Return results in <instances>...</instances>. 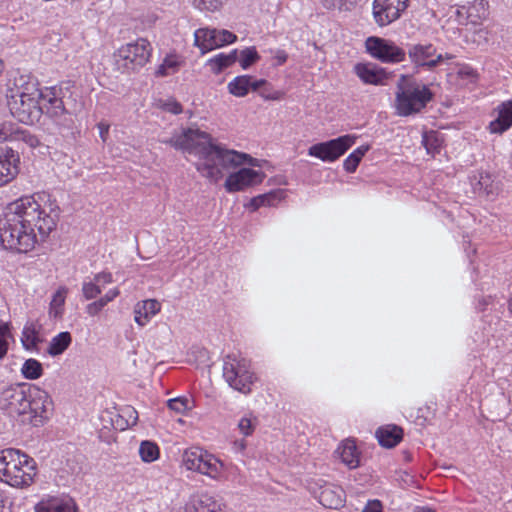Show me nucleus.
<instances>
[{"label": "nucleus", "instance_id": "nucleus-1", "mask_svg": "<svg viewBox=\"0 0 512 512\" xmlns=\"http://www.w3.org/2000/svg\"><path fill=\"white\" fill-rule=\"evenodd\" d=\"M59 214L56 203L42 206L35 195L22 196L0 217V243L6 250L27 253L56 228Z\"/></svg>", "mask_w": 512, "mask_h": 512}, {"label": "nucleus", "instance_id": "nucleus-2", "mask_svg": "<svg viewBox=\"0 0 512 512\" xmlns=\"http://www.w3.org/2000/svg\"><path fill=\"white\" fill-rule=\"evenodd\" d=\"M161 142L176 150L198 156L200 162L196 164L197 171L214 183L222 179L224 172L230 169L243 164L258 166L256 158L215 143L210 134L199 129H182L180 133H173Z\"/></svg>", "mask_w": 512, "mask_h": 512}, {"label": "nucleus", "instance_id": "nucleus-3", "mask_svg": "<svg viewBox=\"0 0 512 512\" xmlns=\"http://www.w3.org/2000/svg\"><path fill=\"white\" fill-rule=\"evenodd\" d=\"M434 98L430 88L409 75H401L396 86L395 107L399 116L421 112Z\"/></svg>", "mask_w": 512, "mask_h": 512}, {"label": "nucleus", "instance_id": "nucleus-4", "mask_svg": "<svg viewBox=\"0 0 512 512\" xmlns=\"http://www.w3.org/2000/svg\"><path fill=\"white\" fill-rule=\"evenodd\" d=\"M36 475V462L18 449L0 451V480L12 487L29 486Z\"/></svg>", "mask_w": 512, "mask_h": 512}, {"label": "nucleus", "instance_id": "nucleus-5", "mask_svg": "<svg viewBox=\"0 0 512 512\" xmlns=\"http://www.w3.org/2000/svg\"><path fill=\"white\" fill-rule=\"evenodd\" d=\"M74 84L71 81L59 85L46 87L41 97L43 114L50 117L59 127L60 132L73 129L74 120L67 109V101L72 98Z\"/></svg>", "mask_w": 512, "mask_h": 512}, {"label": "nucleus", "instance_id": "nucleus-6", "mask_svg": "<svg viewBox=\"0 0 512 512\" xmlns=\"http://www.w3.org/2000/svg\"><path fill=\"white\" fill-rule=\"evenodd\" d=\"M223 377L231 388L243 394L251 392V386L257 379L251 370L250 360L240 353H230L224 357Z\"/></svg>", "mask_w": 512, "mask_h": 512}, {"label": "nucleus", "instance_id": "nucleus-7", "mask_svg": "<svg viewBox=\"0 0 512 512\" xmlns=\"http://www.w3.org/2000/svg\"><path fill=\"white\" fill-rule=\"evenodd\" d=\"M151 53L150 42L144 38H138L135 42L121 46L114 53L115 64L122 72L138 71L149 61Z\"/></svg>", "mask_w": 512, "mask_h": 512}, {"label": "nucleus", "instance_id": "nucleus-8", "mask_svg": "<svg viewBox=\"0 0 512 512\" xmlns=\"http://www.w3.org/2000/svg\"><path fill=\"white\" fill-rule=\"evenodd\" d=\"M27 407L22 415V422H28L38 427L47 421L53 412V402L50 395L36 385L29 387Z\"/></svg>", "mask_w": 512, "mask_h": 512}, {"label": "nucleus", "instance_id": "nucleus-9", "mask_svg": "<svg viewBox=\"0 0 512 512\" xmlns=\"http://www.w3.org/2000/svg\"><path fill=\"white\" fill-rule=\"evenodd\" d=\"M366 51L382 63H400L406 58V51L389 39L370 36L365 41Z\"/></svg>", "mask_w": 512, "mask_h": 512}, {"label": "nucleus", "instance_id": "nucleus-10", "mask_svg": "<svg viewBox=\"0 0 512 512\" xmlns=\"http://www.w3.org/2000/svg\"><path fill=\"white\" fill-rule=\"evenodd\" d=\"M356 136L343 135L329 141L312 145L308 155L319 158L324 162H333L339 159L355 143Z\"/></svg>", "mask_w": 512, "mask_h": 512}, {"label": "nucleus", "instance_id": "nucleus-11", "mask_svg": "<svg viewBox=\"0 0 512 512\" xmlns=\"http://www.w3.org/2000/svg\"><path fill=\"white\" fill-rule=\"evenodd\" d=\"M39 100H41V97H19L12 94L8 106L13 117L19 122L34 124L39 121L43 114V108Z\"/></svg>", "mask_w": 512, "mask_h": 512}, {"label": "nucleus", "instance_id": "nucleus-12", "mask_svg": "<svg viewBox=\"0 0 512 512\" xmlns=\"http://www.w3.org/2000/svg\"><path fill=\"white\" fill-rule=\"evenodd\" d=\"M32 385L29 383H19L3 388L0 394L1 407L11 415L22 417L25 407H27V398L30 392L27 388L32 387Z\"/></svg>", "mask_w": 512, "mask_h": 512}, {"label": "nucleus", "instance_id": "nucleus-13", "mask_svg": "<svg viewBox=\"0 0 512 512\" xmlns=\"http://www.w3.org/2000/svg\"><path fill=\"white\" fill-rule=\"evenodd\" d=\"M237 40V36L225 29L199 28L194 33V44L202 54L213 49L232 44Z\"/></svg>", "mask_w": 512, "mask_h": 512}, {"label": "nucleus", "instance_id": "nucleus-14", "mask_svg": "<svg viewBox=\"0 0 512 512\" xmlns=\"http://www.w3.org/2000/svg\"><path fill=\"white\" fill-rule=\"evenodd\" d=\"M409 0H374L372 15L379 27H386L398 20L408 7Z\"/></svg>", "mask_w": 512, "mask_h": 512}, {"label": "nucleus", "instance_id": "nucleus-15", "mask_svg": "<svg viewBox=\"0 0 512 512\" xmlns=\"http://www.w3.org/2000/svg\"><path fill=\"white\" fill-rule=\"evenodd\" d=\"M407 54L416 68L432 70L443 62V54L431 43L408 44Z\"/></svg>", "mask_w": 512, "mask_h": 512}, {"label": "nucleus", "instance_id": "nucleus-16", "mask_svg": "<svg viewBox=\"0 0 512 512\" xmlns=\"http://www.w3.org/2000/svg\"><path fill=\"white\" fill-rule=\"evenodd\" d=\"M309 489L325 508L340 509L344 505L345 492L337 485L327 483L320 479L310 484Z\"/></svg>", "mask_w": 512, "mask_h": 512}, {"label": "nucleus", "instance_id": "nucleus-17", "mask_svg": "<svg viewBox=\"0 0 512 512\" xmlns=\"http://www.w3.org/2000/svg\"><path fill=\"white\" fill-rule=\"evenodd\" d=\"M264 178L265 174L261 171H256L251 168H240L238 171L228 175L224 187L229 193L243 191L262 183Z\"/></svg>", "mask_w": 512, "mask_h": 512}, {"label": "nucleus", "instance_id": "nucleus-18", "mask_svg": "<svg viewBox=\"0 0 512 512\" xmlns=\"http://www.w3.org/2000/svg\"><path fill=\"white\" fill-rule=\"evenodd\" d=\"M20 156L7 146H0V187L10 183L19 173Z\"/></svg>", "mask_w": 512, "mask_h": 512}, {"label": "nucleus", "instance_id": "nucleus-19", "mask_svg": "<svg viewBox=\"0 0 512 512\" xmlns=\"http://www.w3.org/2000/svg\"><path fill=\"white\" fill-rule=\"evenodd\" d=\"M35 512H78V508L70 497H49L36 504Z\"/></svg>", "mask_w": 512, "mask_h": 512}, {"label": "nucleus", "instance_id": "nucleus-20", "mask_svg": "<svg viewBox=\"0 0 512 512\" xmlns=\"http://www.w3.org/2000/svg\"><path fill=\"white\" fill-rule=\"evenodd\" d=\"M184 512H225L213 496L202 493L193 496L185 505Z\"/></svg>", "mask_w": 512, "mask_h": 512}, {"label": "nucleus", "instance_id": "nucleus-21", "mask_svg": "<svg viewBox=\"0 0 512 512\" xmlns=\"http://www.w3.org/2000/svg\"><path fill=\"white\" fill-rule=\"evenodd\" d=\"M512 126V101L501 103L497 108V117L489 123L491 133L502 134Z\"/></svg>", "mask_w": 512, "mask_h": 512}, {"label": "nucleus", "instance_id": "nucleus-22", "mask_svg": "<svg viewBox=\"0 0 512 512\" xmlns=\"http://www.w3.org/2000/svg\"><path fill=\"white\" fill-rule=\"evenodd\" d=\"M356 75L366 84L379 85L382 84L386 78V73L383 69L377 68L373 64L358 63L354 67Z\"/></svg>", "mask_w": 512, "mask_h": 512}, {"label": "nucleus", "instance_id": "nucleus-23", "mask_svg": "<svg viewBox=\"0 0 512 512\" xmlns=\"http://www.w3.org/2000/svg\"><path fill=\"white\" fill-rule=\"evenodd\" d=\"M161 305L155 299L138 302L134 307V320L139 326H145L160 311Z\"/></svg>", "mask_w": 512, "mask_h": 512}, {"label": "nucleus", "instance_id": "nucleus-24", "mask_svg": "<svg viewBox=\"0 0 512 512\" xmlns=\"http://www.w3.org/2000/svg\"><path fill=\"white\" fill-rule=\"evenodd\" d=\"M475 193L494 199L500 192V184L489 173H480L477 181L472 184Z\"/></svg>", "mask_w": 512, "mask_h": 512}, {"label": "nucleus", "instance_id": "nucleus-25", "mask_svg": "<svg viewBox=\"0 0 512 512\" xmlns=\"http://www.w3.org/2000/svg\"><path fill=\"white\" fill-rule=\"evenodd\" d=\"M15 92L19 97H42L43 90L38 88V82L30 75H21L14 79Z\"/></svg>", "mask_w": 512, "mask_h": 512}, {"label": "nucleus", "instance_id": "nucleus-26", "mask_svg": "<svg viewBox=\"0 0 512 512\" xmlns=\"http://www.w3.org/2000/svg\"><path fill=\"white\" fill-rule=\"evenodd\" d=\"M488 8L489 5L486 0H475L467 6H461L458 14L462 15L465 13L470 23L477 24L488 17Z\"/></svg>", "mask_w": 512, "mask_h": 512}, {"label": "nucleus", "instance_id": "nucleus-27", "mask_svg": "<svg viewBox=\"0 0 512 512\" xmlns=\"http://www.w3.org/2000/svg\"><path fill=\"white\" fill-rule=\"evenodd\" d=\"M376 437L382 447L393 448L402 440L403 430L396 425H387L377 429Z\"/></svg>", "mask_w": 512, "mask_h": 512}, {"label": "nucleus", "instance_id": "nucleus-28", "mask_svg": "<svg viewBox=\"0 0 512 512\" xmlns=\"http://www.w3.org/2000/svg\"><path fill=\"white\" fill-rule=\"evenodd\" d=\"M337 452L340 454L342 462L350 469L357 468L360 464L359 452L353 440L346 439L338 447Z\"/></svg>", "mask_w": 512, "mask_h": 512}, {"label": "nucleus", "instance_id": "nucleus-29", "mask_svg": "<svg viewBox=\"0 0 512 512\" xmlns=\"http://www.w3.org/2000/svg\"><path fill=\"white\" fill-rule=\"evenodd\" d=\"M207 454L208 452L200 447H190L184 451L182 463L186 469L198 472Z\"/></svg>", "mask_w": 512, "mask_h": 512}, {"label": "nucleus", "instance_id": "nucleus-30", "mask_svg": "<svg viewBox=\"0 0 512 512\" xmlns=\"http://www.w3.org/2000/svg\"><path fill=\"white\" fill-rule=\"evenodd\" d=\"M237 49L232 50L230 53H219L207 61V66L210 67L214 74H220L224 69L232 66L237 60Z\"/></svg>", "mask_w": 512, "mask_h": 512}, {"label": "nucleus", "instance_id": "nucleus-31", "mask_svg": "<svg viewBox=\"0 0 512 512\" xmlns=\"http://www.w3.org/2000/svg\"><path fill=\"white\" fill-rule=\"evenodd\" d=\"M284 197V191L281 189L270 191L269 193L261 194L256 197H253L249 204L248 208H251L252 211L257 210L263 206H273L276 203L280 202Z\"/></svg>", "mask_w": 512, "mask_h": 512}, {"label": "nucleus", "instance_id": "nucleus-32", "mask_svg": "<svg viewBox=\"0 0 512 512\" xmlns=\"http://www.w3.org/2000/svg\"><path fill=\"white\" fill-rule=\"evenodd\" d=\"M40 326L33 322L27 323L22 331L21 342L26 350L36 349L38 344L42 342V339L39 336Z\"/></svg>", "mask_w": 512, "mask_h": 512}, {"label": "nucleus", "instance_id": "nucleus-33", "mask_svg": "<svg viewBox=\"0 0 512 512\" xmlns=\"http://www.w3.org/2000/svg\"><path fill=\"white\" fill-rule=\"evenodd\" d=\"M71 342V334L67 331L61 332L51 339L47 352L51 356L61 355L70 346Z\"/></svg>", "mask_w": 512, "mask_h": 512}, {"label": "nucleus", "instance_id": "nucleus-34", "mask_svg": "<svg viewBox=\"0 0 512 512\" xmlns=\"http://www.w3.org/2000/svg\"><path fill=\"white\" fill-rule=\"evenodd\" d=\"M251 80L250 75L237 76L228 83L227 89L236 97H245L250 91Z\"/></svg>", "mask_w": 512, "mask_h": 512}, {"label": "nucleus", "instance_id": "nucleus-35", "mask_svg": "<svg viewBox=\"0 0 512 512\" xmlns=\"http://www.w3.org/2000/svg\"><path fill=\"white\" fill-rule=\"evenodd\" d=\"M222 470L223 463L213 454L208 452L204 462L202 463L201 470H198V473L217 479L222 473Z\"/></svg>", "mask_w": 512, "mask_h": 512}, {"label": "nucleus", "instance_id": "nucleus-36", "mask_svg": "<svg viewBox=\"0 0 512 512\" xmlns=\"http://www.w3.org/2000/svg\"><path fill=\"white\" fill-rule=\"evenodd\" d=\"M443 139L438 132L431 130L425 131L422 135V144L428 154L435 156L439 154L442 148Z\"/></svg>", "mask_w": 512, "mask_h": 512}, {"label": "nucleus", "instance_id": "nucleus-37", "mask_svg": "<svg viewBox=\"0 0 512 512\" xmlns=\"http://www.w3.org/2000/svg\"><path fill=\"white\" fill-rule=\"evenodd\" d=\"M370 150V145H361L356 148L343 162L344 170L354 173L365 154Z\"/></svg>", "mask_w": 512, "mask_h": 512}, {"label": "nucleus", "instance_id": "nucleus-38", "mask_svg": "<svg viewBox=\"0 0 512 512\" xmlns=\"http://www.w3.org/2000/svg\"><path fill=\"white\" fill-rule=\"evenodd\" d=\"M68 290L66 287H60L53 294L49 307V316L51 318H60L63 314V306L65 304L66 295Z\"/></svg>", "mask_w": 512, "mask_h": 512}, {"label": "nucleus", "instance_id": "nucleus-39", "mask_svg": "<svg viewBox=\"0 0 512 512\" xmlns=\"http://www.w3.org/2000/svg\"><path fill=\"white\" fill-rule=\"evenodd\" d=\"M21 373L27 380H36L43 374L42 364L36 359H27L21 367Z\"/></svg>", "mask_w": 512, "mask_h": 512}, {"label": "nucleus", "instance_id": "nucleus-40", "mask_svg": "<svg viewBox=\"0 0 512 512\" xmlns=\"http://www.w3.org/2000/svg\"><path fill=\"white\" fill-rule=\"evenodd\" d=\"M139 455L142 461L151 463L159 458V447L152 441H142L139 447Z\"/></svg>", "mask_w": 512, "mask_h": 512}, {"label": "nucleus", "instance_id": "nucleus-41", "mask_svg": "<svg viewBox=\"0 0 512 512\" xmlns=\"http://www.w3.org/2000/svg\"><path fill=\"white\" fill-rule=\"evenodd\" d=\"M322 6L327 10L350 11L357 1L356 0H320Z\"/></svg>", "mask_w": 512, "mask_h": 512}, {"label": "nucleus", "instance_id": "nucleus-42", "mask_svg": "<svg viewBox=\"0 0 512 512\" xmlns=\"http://www.w3.org/2000/svg\"><path fill=\"white\" fill-rule=\"evenodd\" d=\"M260 59L255 47H248L240 52L239 63L242 69L246 70Z\"/></svg>", "mask_w": 512, "mask_h": 512}, {"label": "nucleus", "instance_id": "nucleus-43", "mask_svg": "<svg viewBox=\"0 0 512 512\" xmlns=\"http://www.w3.org/2000/svg\"><path fill=\"white\" fill-rule=\"evenodd\" d=\"M179 62L175 57H166L156 71L157 76H168L178 71Z\"/></svg>", "mask_w": 512, "mask_h": 512}, {"label": "nucleus", "instance_id": "nucleus-44", "mask_svg": "<svg viewBox=\"0 0 512 512\" xmlns=\"http://www.w3.org/2000/svg\"><path fill=\"white\" fill-rule=\"evenodd\" d=\"M102 292L101 286L96 283L94 280L84 281L82 284V293L83 297L86 300L95 299Z\"/></svg>", "mask_w": 512, "mask_h": 512}, {"label": "nucleus", "instance_id": "nucleus-45", "mask_svg": "<svg viewBox=\"0 0 512 512\" xmlns=\"http://www.w3.org/2000/svg\"><path fill=\"white\" fill-rule=\"evenodd\" d=\"M19 127L10 122L0 123V141H15Z\"/></svg>", "mask_w": 512, "mask_h": 512}, {"label": "nucleus", "instance_id": "nucleus-46", "mask_svg": "<svg viewBox=\"0 0 512 512\" xmlns=\"http://www.w3.org/2000/svg\"><path fill=\"white\" fill-rule=\"evenodd\" d=\"M15 141H22L31 148H36L40 145V140L36 135L30 133L28 130L20 128L16 134Z\"/></svg>", "mask_w": 512, "mask_h": 512}, {"label": "nucleus", "instance_id": "nucleus-47", "mask_svg": "<svg viewBox=\"0 0 512 512\" xmlns=\"http://www.w3.org/2000/svg\"><path fill=\"white\" fill-rule=\"evenodd\" d=\"M10 336V327L8 323L0 324V359H3L8 352V337Z\"/></svg>", "mask_w": 512, "mask_h": 512}, {"label": "nucleus", "instance_id": "nucleus-48", "mask_svg": "<svg viewBox=\"0 0 512 512\" xmlns=\"http://www.w3.org/2000/svg\"><path fill=\"white\" fill-rule=\"evenodd\" d=\"M189 399L186 397H177L173 399H169L167 401V406L170 410L175 411L176 413H184L187 411L189 407Z\"/></svg>", "mask_w": 512, "mask_h": 512}, {"label": "nucleus", "instance_id": "nucleus-49", "mask_svg": "<svg viewBox=\"0 0 512 512\" xmlns=\"http://www.w3.org/2000/svg\"><path fill=\"white\" fill-rule=\"evenodd\" d=\"M107 304L108 303L102 297H100L98 300H95V301L89 303L86 306L85 311L90 316H96V315H98L102 311V309Z\"/></svg>", "mask_w": 512, "mask_h": 512}, {"label": "nucleus", "instance_id": "nucleus-50", "mask_svg": "<svg viewBox=\"0 0 512 512\" xmlns=\"http://www.w3.org/2000/svg\"><path fill=\"white\" fill-rule=\"evenodd\" d=\"M225 2L226 0H199L198 8L214 12L219 10Z\"/></svg>", "mask_w": 512, "mask_h": 512}, {"label": "nucleus", "instance_id": "nucleus-51", "mask_svg": "<svg viewBox=\"0 0 512 512\" xmlns=\"http://www.w3.org/2000/svg\"><path fill=\"white\" fill-rule=\"evenodd\" d=\"M254 427L252 420L248 417L241 418L238 423V428L244 436L251 435L254 431Z\"/></svg>", "mask_w": 512, "mask_h": 512}, {"label": "nucleus", "instance_id": "nucleus-52", "mask_svg": "<svg viewBox=\"0 0 512 512\" xmlns=\"http://www.w3.org/2000/svg\"><path fill=\"white\" fill-rule=\"evenodd\" d=\"M93 280L98 283L101 288L104 287L106 284H110L113 282V277H112V274L110 272H100V273H97L94 277H93Z\"/></svg>", "mask_w": 512, "mask_h": 512}, {"label": "nucleus", "instance_id": "nucleus-53", "mask_svg": "<svg viewBox=\"0 0 512 512\" xmlns=\"http://www.w3.org/2000/svg\"><path fill=\"white\" fill-rule=\"evenodd\" d=\"M362 512H382L381 502L379 500L368 501Z\"/></svg>", "mask_w": 512, "mask_h": 512}, {"label": "nucleus", "instance_id": "nucleus-54", "mask_svg": "<svg viewBox=\"0 0 512 512\" xmlns=\"http://www.w3.org/2000/svg\"><path fill=\"white\" fill-rule=\"evenodd\" d=\"M164 109L174 115H178L182 112V105L177 101H171L164 105Z\"/></svg>", "mask_w": 512, "mask_h": 512}, {"label": "nucleus", "instance_id": "nucleus-55", "mask_svg": "<svg viewBox=\"0 0 512 512\" xmlns=\"http://www.w3.org/2000/svg\"><path fill=\"white\" fill-rule=\"evenodd\" d=\"M274 58L277 61V65L280 66V65H283L287 61L288 54L284 50L278 49L275 51Z\"/></svg>", "mask_w": 512, "mask_h": 512}, {"label": "nucleus", "instance_id": "nucleus-56", "mask_svg": "<svg viewBox=\"0 0 512 512\" xmlns=\"http://www.w3.org/2000/svg\"><path fill=\"white\" fill-rule=\"evenodd\" d=\"M97 126L99 129L100 138L103 140V142H105L107 139V136L109 134L110 126H109V124H106L104 122H100Z\"/></svg>", "mask_w": 512, "mask_h": 512}, {"label": "nucleus", "instance_id": "nucleus-57", "mask_svg": "<svg viewBox=\"0 0 512 512\" xmlns=\"http://www.w3.org/2000/svg\"><path fill=\"white\" fill-rule=\"evenodd\" d=\"M120 294V290L118 288L110 289L102 298L107 302L110 303L113 301L116 297H118Z\"/></svg>", "mask_w": 512, "mask_h": 512}, {"label": "nucleus", "instance_id": "nucleus-58", "mask_svg": "<svg viewBox=\"0 0 512 512\" xmlns=\"http://www.w3.org/2000/svg\"><path fill=\"white\" fill-rule=\"evenodd\" d=\"M267 81L265 79L259 80H251L250 90L257 91L260 87L267 85Z\"/></svg>", "mask_w": 512, "mask_h": 512}, {"label": "nucleus", "instance_id": "nucleus-59", "mask_svg": "<svg viewBox=\"0 0 512 512\" xmlns=\"http://www.w3.org/2000/svg\"><path fill=\"white\" fill-rule=\"evenodd\" d=\"M461 75L463 76H466V77H469V78H473L476 76V71L469 67V66H465L463 67L460 72H459Z\"/></svg>", "mask_w": 512, "mask_h": 512}, {"label": "nucleus", "instance_id": "nucleus-60", "mask_svg": "<svg viewBox=\"0 0 512 512\" xmlns=\"http://www.w3.org/2000/svg\"><path fill=\"white\" fill-rule=\"evenodd\" d=\"M260 96L266 100H277L279 99V93L274 92L273 94H267V91L263 90L260 92Z\"/></svg>", "mask_w": 512, "mask_h": 512}, {"label": "nucleus", "instance_id": "nucleus-61", "mask_svg": "<svg viewBox=\"0 0 512 512\" xmlns=\"http://www.w3.org/2000/svg\"><path fill=\"white\" fill-rule=\"evenodd\" d=\"M413 512H435V510L429 506H416Z\"/></svg>", "mask_w": 512, "mask_h": 512}, {"label": "nucleus", "instance_id": "nucleus-62", "mask_svg": "<svg viewBox=\"0 0 512 512\" xmlns=\"http://www.w3.org/2000/svg\"><path fill=\"white\" fill-rule=\"evenodd\" d=\"M6 498L0 494V512H5Z\"/></svg>", "mask_w": 512, "mask_h": 512}, {"label": "nucleus", "instance_id": "nucleus-63", "mask_svg": "<svg viewBox=\"0 0 512 512\" xmlns=\"http://www.w3.org/2000/svg\"><path fill=\"white\" fill-rule=\"evenodd\" d=\"M452 58H453V55H451V54H448V53H447V54L443 55V61H444L445 59H446V60H450V59H452Z\"/></svg>", "mask_w": 512, "mask_h": 512}, {"label": "nucleus", "instance_id": "nucleus-64", "mask_svg": "<svg viewBox=\"0 0 512 512\" xmlns=\"http://www.w3.org/2000/svg\"><path fill=\"white\" fill-rule=\"evenodd\" d=\"M508 308H509V311L511 312L512 314V296L510 297L509 301H508Z\"/></svg>", "mask_w": 512, "mask_h": 512}]
</instances>
